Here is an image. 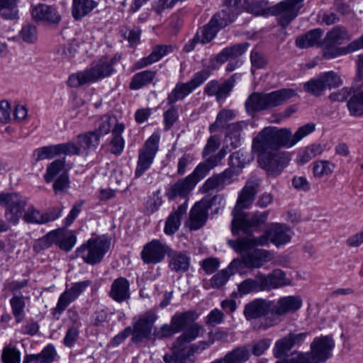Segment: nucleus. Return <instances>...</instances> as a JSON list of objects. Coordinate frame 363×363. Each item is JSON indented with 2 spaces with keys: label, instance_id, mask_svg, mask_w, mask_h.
<instances>
[{
  "label": "nucleus",
  "instance_id": "nucleus-1",
  "mask_svg": "<svg viewBox=\"0 0 363 363\" xmlns=\"http://www.w3.org/2000/svg\"><path fill=\"white\" fill-rule=\"evenodd\" d=\"M292 145L290 130L269 126L264 128L253 140L252 147L259 154V166L269 173L278 174L284 166V159L279 149Z\"/></svg>",
  "mask_w": 363,
  "mask_h": 363
},
{
  "label": "nucleus",
  "instance_id": "nucleus-2",
  "mask_svg": "<svg viewBox=\"0 0 363 363\" xmlns=\"http://www.w3.org/2000/svg\"><path fill=\"white\" fill-rule=\"evenodd\" d=\"M240 14L243 11L255 16H277L279 24L285 27L295 17V0L282 1L276 5L267 7V2L258 0H230Z\"/></svg>",
  "mask_w": 363,
  "mask_h": 363
},
{
  "label": "nucleus",
  "instance_id": "nucleus-3",
  "mask_svg": "<svg viewBox=\"0 0 363 363\" xmlns=\"http://www.w3.org/2000/svg\"><path fill=\"white\" fill-rule=\"evenodd\" d=\"M119 59L116 55L104 56L93 62L89 68L69 76L67 84L72 87H77L109 77L116 72L114 67Z\"/></svg>",
  "mask_w": 363,
  "mask_h": 363
},
{
  "label": "nucleus",
  "instance_id": "nucleus-4",
  "mask_svg": "<svg viewBox=\"0 0 363 363\" xmlns=\"http://www.w3.org/2000/svg\"><path fill=\"white\" fill-rule=\"evenodd\" d=\"M262 238H247L237 240H228L229 245L240 254L244 265L247 268H259L269 259V252L258 249L257 245H262L264 241Z\"/></svg>",
  "mask_w": 363,
  "mask_h": 363
},
{
  "label": "nucleus",
  "instance_id": "nucleus-5",
  "mask_svg": "<svg viewBox=\"0 0 363 363\" xmlns=\"http://www.w3.org/2000/svg\"><path fill=\"white\" fill-rule=\"evenodd\" d=\"M294 94L292 89H281L269 93L253 92L245 101V109L250 116H253L257 113L282 105Z\"/></svg>",
  "mask_w": 363,
  "mask_h": 363
},
{
  "label": "nucleus",
  "instance_id": "nucleus-6",
  "mask_svg": "<svg viewBox=\"0 0 363 363\" xmlns=\"http://www.w3.org/2000/svg\"><path fill=\"white\" fill-rule=\"evenodd\" d=\"M334 347L331 337H315L311 345V352H296V363H323L332 357Z\"/></svg>",
  "mask_w": 363,
  "mask_h": 363
},
{
  "label": "nucleus",
  "instance_id": "nucleus-7",
  "mask_svg": "<svg viewBox=\"0 0 363 363\" xmlns=\"http://www.w3.org/2000/svg\"><path fill=\"white\" fill-rule=\"evenodd\" d=\"M224 198L222 195L208 196L196 202L189 212L187 223L191 230H197L202 228L208 218V211L216 203H220Z\"/></svg>",
  "mask_w": 363,
  "mask_h": 363
},
{
  "label": "nucleus",
  "instance_id": "nucleus-8",
  "mask_svg": "<svg viewBox=\"0 0 363 363\" xmlns=\"http://www.w3.org/2000/svg\"><path fill=\"white\" fill-rule=\"evenodd\" d=\"M271 313L264 319H259L255 325L257 330H267L278 325L281 316L285 315L295 310V296H289L279 298L277 301H272Z\"/></svg>",
  "mask_w": 363,
  "mask_h": 363
},
{
  "label": "nucleus",
  "instance_id": "nucleus-9",
  "mask_svg": "<svg viewBox=\"0 0 363 363\" xmlns=\"http://www.w3.org/2000/svg\"><path fill=\"white\" fill-rule=\"evenodd\" d=\"M109 248V243L105 240H89L86 244L78 247L75 254L89 264L99 263Z\"/></svg>",
  "mask_w": 363,
  "mask_h": 363
},
{
  "label": "nucleus",
  "instance_id": "nucleus-10",
  "mask_svg": "<svg viewBox=\"0 0 363 363\" xmlns=\"http://www.w3.org/2000/svg\"><path fill=\"white\" fill-rule=\"evenodd\" d=\"M267 216L268 211L256 213L251 217L245 213L235 216L231 222L232 233L236 235L242 231L246 235L251 234L266 222Z\"/></svg>",
  "mask_w": 363,
  "mask_h": 363
},
{
  "label": "nucleus",
  "instance_id": "nucleus-11",
  "mask_svg": "<svg viewBox=\"0 0 363 363\" xmlns=\"http://www.w3.org/2000/svg\"><path fill=\"white\" fill-rule=\"evenodd\" d=\"M27 204V199L17 193H0V206H6L8 221L17 224Z\"/></svg>",
  "mask_w": 363,
  "mask_h": 363
},
{
  "label": "nucleus",
  "instance_id": "nucleus-12",
  "mask_svg": "<svg viewBox=\"0 0 363 363\" xmlns=\"http://www.w3.org/2000/svg\"><path fill=\"white\" fill-rule=\"evenodd\" d=\"M349 39V35L345 28L340 26L334 27L327 33L322 43L323 56L327 59L335 58L342 54L338 45Z\"/></svg>",
  "mask_w": 363,
  "mask_h": 363
},
{
  "label": "nucleus",
  "instance_id": "nucleus-13",
  "mask_svg": "<svg viewBox=\"0 0 363 363\" xmlns=\"http://www.w3.org/2000/svg\"><path fill=\"white\" fill-rule=\"evenodd\" d=\"M160 138L152 135L145 143L143 147L140 150L137 167L135 171L136 178L141 177L151 166L158 150Z\"/></svg>",
  "mask_w": 363,
  "mask_h": 363
},
{
  "label": "nucleus",
  "instance_id": "nucleus-14",
  "mask_svg": "<svg viewBox=\"0 0 363 363\" xmlns=\"http://www.w3.org/2000/svg\"><path fill=\"white\" fill-rule=\"evenodd\" d=\"M100 138L97 131H89L77 136V143H65L68 147V155H87L91 150H95L99 145Z\"/></svg>",
  "mask_w": 363,
  "mask_h": 363
},
{
  "label": "nucleus",
  "instance_id": "nucleus-15",
  "mask_svg": "<svg viewBox=\"0 0 363 363\" xmlns=\"http://www.w3.org/2000/svg\"><path fill=\"white\" fill-rule=\"evenodd\" d=\"M157 318V316L151 311L140 316L133 324L131 341L135 344H139L151 339L152 328Z\"/></svg>",
  "mask_w": 363,
  "mask_h": 363
},
{
  "label": "nucleus",
  "instance_id": "nucleus-16",
  "mask_svg": "<svg viewBox=\"0 0 363 363\" xmlns=\"http://www.w3.org/2000/svg\"><path fill=\"white\" fill-rule=\"evenodd\" d=\"M170 248L165 243L155 239L145 244L141 251V259L145 264H157L162 262Z\"/></svg>",
  "mask_w": 363,
  "mask_h": 363
},
{
  "label": "nucleus",
  "instance_id": "nucleus-17",
  "mask_svg": "<svg viewBox=\"0 0 363 363\" xmlns=\"http://www.w3.org/2000/svg\"><path fill=\"white\" fill-rule=\"evenodd\" d=\"M30 13L36 22L49 25H57L62 20L61 15L56 6L40 3L32 6Z\"/></svg>",
  "mask_w": 363,
  "mask_h": 363
},
{
  "label": "nucleus",
  "instance_id": "nucleus-18",
  "mask_svg": "<svg viewBox=\"0 0 363 363\" xmlns=\"http://www.w3.org/2000/svg\"><path fill=\"white\" fill-rule=\"evenodd\" d=\"M226 153L225 149L222 148L216 154L209 156L204 162L199 163L193 172L188 175L194 184L196 185L208 174L210 170L217 167Z\"/></svg>",
  "mask_w": 363,
  "mask_h": 363
},
{
  "label": "nucleus",
  "instance_id": "nucleus-19",
  "mask_svg": "<svg viewBox=\"0 0 363 363\" xmlns=\"http://www.w3.org/2000/svg\"><path fill=\"white\" fill-rule=\"evenodd\" d=\"M258 188L257 182L249 181L246 183L240 192L236 204L232 211L233 216L242 213H244L243 210L250 208L258 192Z\"/></svg>",
  "mask_w": 363,
  "mask_h": 363
},
{
  "label": "nucleus",
  "instance_id": "nucleus-20",
  "mask_svg": "<svg viewBox=\"0 0 363 363\" xmlns=\"http://www.w3.org/2000/svg\"><path fill=\"white\" fill-rule=\"evenodd\" d=\"M272 301L264 298H257L245 305L244 315L247 320L252 319H264L271 313Z\"/></svg>",
  "mask_w": 363,
  "mask_h": 363
},
{
  "label": "nucleus",
  "instance_id": "nucleus-21",
  "mask_svg": "<svg viewBox=\"0 0 363 363\" xmlns=\"http://www.w3.org/2000/svg\"><path fill=\"white\" fill-rule=\"evenodd\" d=\"M238 15L237 8L233 6V2L225 0V8L216 13L210 21L220 30L233 23Z\"/></svg>",
  "mask_w": 363,
  "mask_h": 363
},
{
  "label": "nucleus",
  "instance_id": "nucleus-22",
  "mask_svg": "<svg viewBox=\"0 0 363 363\" xmlns=\"http://www.w3.org/2000/svg\"><path fill=\"white\" fill-rule=\"evenodd\" d=\"M257 277L260 291H270L286 284L285 273L281 269L274 270L267 275L258 272Z\"/></svg>",
  "mask_w": 363,
  "mask_h": 363
},
{
  "label": "nucleus",
  "instance_id": "nucleus-23",
  "mask_svg": "<svg viewBox=\"0 0 363 363\" xmlns=\"http://www.w3.org/2000/svg\"><path fill=\"white\" fill-rule=\"evenodd\" d=\"M167 256L168 267L171 271L182 274L189 270L191 258L187 252L170 249Z\"/></svg>",
  "mask_w": 363,
  "mask_h": 363
},
{
  "label": "nucleus",
  "instance_id": "nucleus-24",
  "mask_svg": "<svg viewBox=\"0 0 363 363\" xmlns=\"http://www.w3.org/2000/svg\"><path fill=\"white\" fill-rule=\"evenodd\" d=\"M233 175L234 172L230 168L226 169L221 173L214 174L206 180L202 189L205 192L214 189L223 190L226 185L232 183Z\"/></svg>",
  "mask_w": 363,
  "mask_h": 363
},
{
  "label": "nucleus",
  "instance_id": "nucleus-25",
  "mask_svg": "<svg viewBox=\"0 0 363 363\" xmlns=\"http://www.w3.org/2000/svg\"><path fill=\"white\" fill-rule=\"evenodd\" d=\"M195 186L191 178L186 176L170 185L165 194L169 200H174L177 197L186 198Z\"/></svg>",
  "mask_w": 363,
  "mask_h": 363
},
{
  "label": "nucleus",
  "instance_id": "nucleus-26",
  "mask_svg": "<svg viewBox=\"0 0 363 363\" xmlns=\"http://www.w3.org/2000/svg\"><path fill=\"white\" fill-rule=\"evenodd\" d=\"M109 296L118 303H122L130 299V283L124 277L116 279L111 286Z\"/></svg>",
  "mask_w": 363,
  "mask_h": 363
},
{
  "label": "nucleus",
  "instance_id": "nucleus-27",
  "mask_svg": "<svg viewBox=\"0 0 363 363\" xmlns=\"http://www.w3.org/2000/svg\"><path fill=\"white\" fill-rule=\"evenodd\" d=\"M65 143L52 145L37 148L34 150L33 156L35 161L50 160L60 155H68V147Z\"/></svg>",
  "mask_w": 363,
  "mask_h": 363
},
{
  "label": "nucleus",
  "instance_id": "nucleus-28",
  "mask_svg": "<svg viewBox=\"0 0 363 363\" xmlns=\"http://www.w3.org/2000/svg\"><path fill=\"white\" fill-rule=\"evenodd\" d=\"M99 5L94 0H72L71 14L74 21H80L89 16Z\"/></svg>",
  "mask_w": 363,
  "mask_h": 363
},
{
  "label": "nucleus",
  "instance_id": "nucleus-29",
  "mask_svg": "<svg viewBox=\"0 0 363 363\" xmlns=\"http://www.w3.org/2000/svg\"><path fill=\"white\" fill-rule=\"evenodd\" d=\"M187 201L180 205L176 211H172L167 218L164 231L167 235H171L175 233L180 225L181 218L186 212Z\"/></svg>",
  "mask_w": 363,
  "mask_h": 363
},
{
  "label": "nucleus",
  "instance_id": "nucleus-30",
  "mask_svg": "<svg viewBox=\"0 0 363 363\" xmlns=\"http://www.w3.org/2000/svg\"><path fill=\"white\" fill-rule=\"evenodd\" d=\"M199 315L194 311H188L175 314L172 318V323L174 327V332H181L198 318Z\"/></svg>",
  "mask_w": 363,
  "mask_h": 363
},
{
  "label": "nucleus",
  "instance_id": "nucleus-31",
  "mask_svg": "<svg viewBox=\"0 0 363 363\" xmlns=\"http://www.w3.org/2000/svg\"><path fill=\"white\" fill-rule=\"evenodd\" d=\"M323 151V146L318 143H313L300 148L296 158V163L300 165H303L313 158L321 155Z\"/></svg>",
  "mask_w": 363,
  "mask_h": 363
},
{
  "label": "nucleus",
  "instance_id": "nucleus-32",
  "mask_svg": "<svg viewBox=\"0 0 363 363\" xmlns=\"http://www.w3.org/2000/svg\"><path fill=\"white\" fill-rule=\"evenodd\" d=\"M347 106L351 116L354 117L363 116V85L358 89L353 90Z\"/></svg>",
  "mask_w": 363,
  "mask_h": 363
},
{
  "label": "nucleus",
  "instance_id": "nucleus-33",
  "mask_svg": "<svg viewBox=\"0 0 363 363\" xmlns=\"http://www.w3.org/2000/svg\"><path fill=\"white\" fill-rule=\"evenodd\" d=\"M250 357V347L247 345L238 347L220 359L223 363H245Z\"/></svg>",
  "mask_w": 363,
  "mask_h": 363
},
{
  "label": "nucleus",
  "instance_id": "nucleus-34",
  "mask_svg": "<svg viewBox=\"0 0 363 363\" xmlns=\"http://www.w3.org/2000/svg\"><path fill=\"white\" fill-rule=\"evenodd\" d=\"M171 50L172 47L168 45H160L154 47L151 53L147 57H144L138 62V67L143 68L159 61Z\"/></svg>",
  "mask_w": 363,
  "mask_h": 363
},
{
  "label": "nucleus",
  "instance_id": "nucleus-35",
  "mask_svg": "<svg viewBox=\"0 0 363 363\" xmlns=\"http://www.w3.org/2000/svg\"><path fill=\"white\" fill-rule=\"evenodd\" d=\"M156 72L152 70H144L134 74L131 79L129 87L131 90L140 89L152 82Z\"/></svg>",
  "mask_w": 363,
  "mask_h": 363
},
{
  "label": "nucleus",
  "instance_id": "nucleus-36",
  "mask_svg": "<svg viewBox=\"0 0 363 363\" xmlns=\"http://www.w3.org/2000/svg\"><path fill=\"white\" fill-rule=\"evenodd\" d=\"M189 359L186 347H182L175 342L172 345L169 352L163 356L164 363H186Z\"/></svg>",
  "mask_w": 363,
  "mask_h": 363
},
{
  "label": "nucleus",
  "instance_id": "nucleus-37",
  "mask_svg": "<svg viewBox=\"0 0 363 363\" xmlns=\"http://www.w3.org/2000/svg\"><path fill=\"white\" fill-rule=\"evenodd\" d=\"M195 89L189 82L186 83H177L167 99V104L172 105L179 100L184 99Z\"/></svg>",
  "mask_w": 363,
  "mask_h": 363
},
{
  "label": "nucleus",
  "instance_id": "nucleus-38",
  "mask_svg": "<svg viewBox=\"0 0 363 363\" xmlns=\"http://www.w3.org/2000/svg\"><path fill=\"white\" fill-rule=\"evenodd\" d=\"M201 329V325L197 323H194L183 330L182 334L177 338L174 342L182 347H186V344L199 337Z\"/></svg>",
  "mask_w": 363,
  "mask_h": 363
},
{
  "label": "nucleus",
  "instance_id": "nucleus-39",
  "mask_svg": "<svg viewBox=\"0 0 363 363\" xmlns=\"http://www.w3.org/2000/svg\"><path fill=\"white\" fill-rule=\"evenodd\" d=\"M323 33L320 28L311 30L296 39V45L301 48H308L318 45Z\"/></svg>",
  "mask_w": 363,
  "mask_h": 363
},
{
  "label": "nucleus",
  "instance_id": "nucleus-40",
  "mask_svg": "<svg viewBox=\"0 0 363 363\" xmlns=\"http://www.w3.org/2000/svg\"><path fill=\"white\" fill-rule=\"evenodd\" d=\"M124 129L125 125L123 123L117 124L112 129L113 138L111 141V152L114 155H118L123 151L125 141L122 137V133Z\"/></svg>",
  "mask_w": 363,
  "mask_h": 363
},
{
  "label": "nucleus",
  "instance_id": "nucleus-41",
  "mask_svg": "<svg viewBox=\"0 0 363 363\" xmlns=\"http://www.w3.org/2000/svg\"><path fill=\"white\" fill-rule=\"evenodd\" d=\"M19 0H0V16L4 19L18 18V4Z\"/></svg>",
  "mask_w": 363,
  "mask_h": 363
},
{
  "label": "nucleus",
  "instance_id": "nucleus-42",
  "mask_svg": "<svg viewBox=\"0 0 363 363\" xmlns=\"http://www.w3.org/2000/svg\"><path fill=\"white\" fill-rule=\"evenodd\" d=\"M295 344V335L290 333L289 335L276 342L273 349V354L276 358H281L286 355Z\"/></svg>",
  "mask_w": 363,
  "mask_h": 363
},
{
  "label": "nucleus",
  "instance_id": "nucleus-43",
  "mask_svg": "<svg viewBox=\"0 0 363 363\" xmlns=\"http://www.w3.org/2000/svg\"><path fill=\"white\" fill-rule=\"evenodd\" d=\"M267 235L270 241L277 246L286 244L290 240L284 227L279 224L272 226L267 230Z\"/></svg>",
  "mask_w": 363,
  "mask_h": 363
},
{
  "label": "nucleus",
  "instance_id": "nucleus-44",
  "mask_svg": "<svg viewBox=\"0 0 363 363\" xmlns=\"http://www.w3.org/2000/svg\"><path fill=\"white\" fill-rule=\"evenodd\" d=\"M62 230L63 228H58L50 231L37 241L35 247L44 250L50 247L53 244L58 246Z\"/></svg>",
  "mask_w": 363,
  "mask_h": 363
},
{
  "label": "nucleus",
  "instance_id": "nucleus-45",
  "mask_svg": "<svg viewBox=\"0 0 363 363\" xmlns=\"http://www.w3.org/2000/svg\"><path fill=\"white\" fill-rule=\"evenodd\" d=\"M218 31L215 26L209 21L197 31L195 35V40H200L202 44L208 43L216 37Z\"/></svg>",
  "mask_w": 363,
  "mask_h": 363
},
{
  "label": "nucleus",
  "instance_id": "nucleus-46",
  "mask_svg": "<svg viewBox=\"0 0 363 363\" xmlns=\"http://www.w3.org/2000/svg\"><path fill=\"white\" fill-rule=\"evenodd\" d=\"M76 298L71 294V292L66 289V290L60 296L56 306L53 308L52 314L57 319L60 318V315L66 309V308Z\"/></svg>",
  "mask_w": 363,
  "mask_h": 363
},
{
  "label": "nucleus",
  "instance_id": "nucleus-47",
  "mask_svg": "<svg viewBox=\"0 0 363 363\" xmlns=\"http://www.w3.org/2000/svg\"><path fill=\"white\" fill-rule=\"evenodd\" d=\"M10 304L12 313L16 322L20 323L25 315L24 308L26 306V302L24 297L23 296L14 295L10 299Z\"/></svg>",
  "mask_w": 363,
  "mask_h": 363
},
{
  "label": "nucleus",
  "instance_id": "nucleus-48",
  "mask_svg": "<svg viewBox=\"0 0 363 363\" xmlns=\"http://www.w3.org/2000/svg\"><path fill=\"white\" fill-rule=\"evenodd\" d=\"M1 359L3 363H21V352L15 345H6L2 350Z\"/></svg>",
  "mask_w": 363,
  "mask_h": 363
},
{
  "label": "nucleus",
  "instance_id": "nucleus-49",
  "mask_svg": "<svg viewBox=\"0 0 363 363\" xmlns=\"http://www.w3.org/2000/svg\"><path fill=\"white\" fill-rule=\"evenodd\" d=\"M238 262L233 260L228 268L221 270L220 272L216 274L211 279V285L213 288H219L223 286L228 280L230 276L233 273L230 272L231 269L237 264Z\"/></svg>",
  "mask_w": 363,
  "mask_h": 363
},
{
  "label": "nucleus",
  "instance_id": "nucleus-50",
  "mask_svg": "<svg viewBox=\"0 0 363 363\" xmlns=\"http://www.w3.org/2000/svg\"><path fill=\"white\" fill-rule=\"evenodd\" d=\"M116 117H112L109 115L103 116L98 122V128L95 131H97L99 137L101 135H107L112 131V129L116 127L117 124H120Z\"/></svg>",
  "mask_w": 363,
  "mask_h": 363
},
{
  "label": "nucleus",
  "instance_id": "nucleus-51",
  "mask_svg": "<svg viewBox=\"0 0 363 363\" xmlns=\"http://www.w3.org/2000/svg\"><path fill=\"white\" fill-rule=\"evenodd\" d=\"M65 166V160H55L47 167L46 173L44 174L45 181L49 183L52 181L53 178L61 172Z\"/></svg>",
  "mask_w": 363,
  "mask_h": 363
},
{
  "label": "nucleus",
  "instance_id": "nucleus-52",
  "mask_svg": "<svg viewBox=\"0 0 363 363\" xmlns=\"http://www.w3.org/2000/svg\"><path fill=\"white\" fill-rule=\"evenodd\" d=\"M334 164L328 160H319L313 163V173L315 177L321 178L332 174Z\"/></svg>",
  "mask_w": 363,
  "mask_h": 363
},
{
  "label": "nucleus",
  "instance_id": "nucleus-53",
  "mask_svg": "<svg viewBox=\"0 0 363 363\" xmlns=\"http://www.w3.org/2000/svg\"><path fill=\"white\" fill-rule=\"evenodd\" d=\"M76 240V236L72 231L63 228L58 246L61 250L69 252L75 245Z\"/></svg>",
  "mask_w": 363,
  "mask_h": 363
},
{
  "label": "nucleus",
  "instance_id": "nucleus-54",
  "mask_svg": "<svg viewBox=\"0 0 363 363\" xmlns=\"http://www.w3.org/2000/svg\"><path fill=\"white\" fill-rule=\"evenodd\" d=\"M304 89L314 96H320L323 92L325 90L324 83L320 77L311 79L304 84Z\"/></svg>",
  "mask_w": 363,
  "mask_h": 363
},
{
  "label": "nucleus",
  "instance_id": "nucleus-55",
  "mask_svg": "<svg viewBox=\"0 0 363 363\" xmlns=\"http://www.w3.org/2000/svg\"><path fill=\"white\" fill-rule=\"evenodd\" d=\"M240 295L247 294L254 291H260L257 275L255 279H247L238 286Z\"/></svg>",
  "mask_w": 363,
  "mask_h": 363
},
{
  "label": "nucleus",
  "instance_id": "nucleus-56",
  "mask_svg": "<svg viewBox=\"0 0 363 363\" xmlns=\"http://www.w3.org/2000/svg\"><path fill=\"white\" fill-rule=\"evenodd\" d=\"M23 218L28 223H45L43 213L36 210L33 206H29L25 211Z\"/></svg>",
  "mask_w": 363,
  "mask_h": 363
},
{
  "label": "nucleus",
  "instance_id": "nucleus-57",
  "mask_svg": "<svg viewBox=\"0 0 363 363\" xmlns=\"http://www.w3.org/2000/svg\"><path fill=\"white\" fill-rule=\"evenodd\" d=\"M237 74L232 75L230 78L219 84L218 91L217 94V101L225 99L234 87L236 80Z\"/></svg>",
  "mask_w": 363,
  "mask_h": 363
},
{
  "label": "nucleus",
  "instance_id": "nucleus-58",
  "mask_svg": "<svg viewBox=\"0 0 363 363\" xmlns=\"http://www.w3.org/2000/svg\"><path fill=\"white\" fill-rule=\"evenodd\" d=\"M320 77L324 83L325 89L327 88H336L342 84V82L340 76L333 71L322 74Z\"/></svg>",
  "mask_w": 363,
  "mask_h": 363
},
{
  "label": "nucleus",
  "instance_id": "nucleus-59",
  "mask_svg": "<svg viewBox=\"0 0 363 363\" xmlns=\"http://www.w3.org/2000/svg\"><path fill=\"white\" fill-rule=\"evenodd\" d=\"M19 35L26 43H34L37 39V28L33 25H26L22 28Z\"/></svg>",
  "mask_w": 363,
  "mask_h": 363
},
{
  "label": "nucleus",
  "instance_id": "nucleus-60",
  "mask_svg": "<svg viewBox=\"0 0 363 363\" xmlns=\"http://www.w3.org/2000/svg\"><path fill=\"white\" fill-rule=\"evenodd\" d=\"M220 145V138L217 135L211 136L207 141L206 145H205L203 152L202 156L204 158L208 157L211 153L214 152Z\"/></svg>",
  "mask_w": 363,
  "mask_h": 363
},
{
  "label": "nucleus",
  "instance_id": "nucleus-61",
  "mask_svg": "<svg viewBox=\"0 0 363 363\" xmlns=\"http://www.w3.org/2000/svg\"><path fill=\"white\" fill-rule=\"evenodd\" d=\"M38 363H52L56 356L54 347L51 345L45 347L40 353L37 354Z\"/></svg>",
  "mask_w": 363,
  "mask_h": 363
},
{
  "label": "nucleus",
  "instance_id": "nucleus-62",
  "mask_svg": "<svg viewBox=\"0 0 363 363\" xmlns=\"http://www.w3.org/2000/svg\"><path fill=\"white\" fill-rule=\"evenodd\" d=\"M223 320V313L220 310L215 308L206 317L205 323L206 325L214 327L222 323Z\"/></svg>",
  "mask_w": 363,
  "mask_h": 363
},
{
  "label": "nucleus",
  "instance_id": "nucleus-63",
  "mask_svg": "<svg viewBox=\"0 0 363 363\" xmlns=\"http://www.w3.org/2000/svg\"><path fill=\"white\" fill-rule=\"evenodd\" d=\"M178 119V110L172 106L164 113V122L165 130H169Z\"/></svg>",
  "mask_w": 363,
  "mask_h": 363
},
{
  "label": "nucleus",
  "instance_id": "nucleus-64",
  "mask_svg": "<svg viewBox=\"0 0 363 363\" xmlns=\"http://www.w3.org/2000/svg\"><path fill=\"white\" fill-rule=\"evenodd\" d=\"M249 43H243L235 44L225 48L230 59H235L244 54L249 47Z\"/></svg>",
  "mask_w": 363,
  "mask_h": 363
}]
</instances>
